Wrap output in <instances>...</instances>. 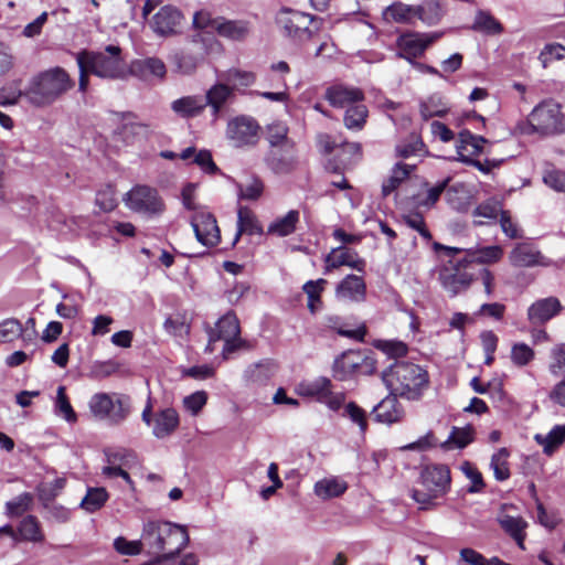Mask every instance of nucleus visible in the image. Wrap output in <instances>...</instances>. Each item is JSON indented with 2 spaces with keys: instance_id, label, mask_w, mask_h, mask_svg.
Masks as SVG:
<instances>
[{
  "instance_id": "nucleus-19",
  "label": "nucleus",
  "mask_w": 565,
  "mask_h": 565,
  "mask_svg": "<svg viewBox=\"0 0 565 565\" xmlns=\"http://www.w3.org/2000/svg\"><path fill=\"white\" fill-rule=\"evenodd\" d=\"M335 298L343 302H362L366 298V284L356 275H348L335 288Z\"/></svg>"
},
{
  "instance_id": "nucleus-38",
  "label": "nucleus",
  "mask_w": 565,
  "mask_h": 565,
  "mask_svg": "<svg viewBox=\"0 0 565 565\" xmlns=\"http://www.w3.org/2000/svg\"><path fill=\"white\" fill-rule=\"evenodd\" d=\"M131 72L142 77H146L147 75H153L162 78L166 75V65L159 58L149 57L134 62L131 65Z\"/></svg>"
},
{
  "instance_id": "nucleus-44",
  "label": "nucleus",
  "mask_w": 565,
  "mask_h": 565,
  "mask_svg": "<svg viewBox=\"0 0 565 565\" xmlns=\"http://www.w3.org/2000/svg\"><path fill=\"white\" fill-rule=\"evenodd\" d=\"M472 441V428L470 426L458 428L454 427L448 439L443 444L446 449L465 448Z\"/></svg>"
},
{
  "instance_id": "nucleus-20",
  "label": "nucleus",
  "mask_w": 565,
  "mask_h": 565,
  "mask_svg": "<svg viewBox=\"0 0 565 565\" xmlns=\"http://www.w3.org/2000/svg\"><path fill=\"white\" fill-rule=\"evenodd\" d=\"M310 21L309 14L288 8L280 9L276 15V23L290 36L307 33Z\"/></svg>"
},
{
  "instance_id": "nucleus-59",
  "label": "nucleus",
  "mask_w": 565,
  "mask_h": 565,
  "mask_svg": "<svg viewBox=\"0 0 565 565\" xmlns=\"http://www.w3.org/2000/svg\"><path fill=\"white\" fill-rule=\"evenodd\" d=\"M501 212H503L501 203L498 200L490 199L479 204L476 207L473 214L476 216L494 220L498 217V215L501 216Z\"/></svg>"
},
{
  "instance_id": "nucleus-52",
  "label": "nucleus",
  "mask_w": 565,
  "mask_h": 565,
  "mask_svg": "<svg viewBox=\"0 0 565 565\" xmlns=\"http://www.w3.org/2000/svg\"><path fill=\"white\" fill-rule=\"evenodd\" d=\"M375 348L391 358H402L408 352L407 344L397 340H379Z\"/></svg>"
},
{
  "instance_id": "nucleus-46",
  "label": "nucleus",
  "mask_w": 565,
  "mask_h": 565,
  "mask_svg": "<svg viewBox=\"0 0 565 565\" xmlns=\"http://www.w3.org/2000/svg\"><path fill=\"white\" fill-rule=\"evenodd\" d=\"M163 328L167 333L173 337H183L186 335L190 331V324L185 315L174 313L169 316L164 323Z\"/></svg>"
},
{
  "instance_id": "nucleus-33",
  "label": "nucleus",
  "mask_w": 565,
  "mask_h": 565,
  "mask_svg": "<svg viewBox=\"0 0 565 565\" xmlns=\"http://www.w3.org/2000/svg\"><path fill=\"white\" fill-rule=\"evenodd\" d=\"M534 440L551 456L565 441V424L554 426L546 435L536 434Z\"/></svg>"
},
{
  "instance_id": "nucleus-3",
  "label": "nucleus",
  "mask_w": 565,
  "mask_h": 565,
  "mask_svg": "<svg viewBox=\"0 0 565 565\" xmlns=\"http://www.w3.org/2000/svg\"><path fill=\"white\" fill-rule=\"evenodd\" d=\"M142 539L152 553L167 559L178 555L190 540L184 526L160 521L146 523Z\"/></svg>"
},
{
  "instance_id": "nucleus-1",
  "label": "nucleus",
  "mask_w": 565,
  "mask_h": 565,
  "mask_svg": "<svg viewBox=\"0 0 565 565\" xmlns=\"http://www.w3.org/2000/svg\"><path fill=\"white\" fill-rule=\"evenodd\" d=\"M388 391L408 401H418L429 385V375L418 364L396 361L382 372Z\"/></svg>"
},
{
  "instance_id": "nucleus-36",
  "label": "nucleus",
  "mask_w": 565,
  "mask_h": 565,
  "mask_svg": "<svg viewBox=\"0 0 565 565\" xmlns=\"http://www.w3.org/2000/svg\"><path fill=\"white\" fill-rule=\"evenodd\" d=\"M414 169V164L396 163L392 169L391 175L382 185L383 195L387 196L393 193L395 189L408 178Z\"/></svg>"
},
{
  "instance_id": "nucleus-18",
  "label": "nucleus",
  "mask_w": 565,
  "mask_h": 565,
  "mask_svg": "<svg viewBox=\"0 0 565 565\" xmlns=\"http://www.w3.org/2000/svg\"><path fill=\"white\" fill-rule=\"evenodd\" d=\"M181 20L182 14L177 8L164 6L152 17L150 28L160 36L172 35L177 32Z\"/></svg>"
},
{
  "instance_id": "nucleus-25",
  "label": "nucleus",
  "mask_w": 565,
  "mask_h": 565,
  "mask_svg": "<svg viewBox=\"0 0 565 565\" xmlns=\"http://www.w3.org/2000/svg\"><path fill=\"white\" fill-rule=\"evenodd\" d=\"M179 426V415L173 408H164L157 413L152 434L157 438H164L171 435Z\"/></svg>"
},
{
  "instance_id": "nucleus-2",
  "label": "nucleus",
  "mask_w": 565,
  "mask_h": 565,
  "mask_svg": "<svg viewBox=\"0 0 565 565\" xmlns=\"http://www.w3.org/2000/svg\"><path fill=\"white\" fill-rule=\"evenodd\" d=\"M74 86V81L62 67H52L33 75L25 86V100L43 108L54 104Z\"/></svg>"
},
{
  "instance_id": "nucleus-42",
  "label": "nucleus",
  "mask_w": 565,
  "mask_h": 565,
  "mask_svg": "<svg viewBox=\"0 0 565 565\" xmlns=\"http://www.w3.org/2000/svg\"><path fill=\"white\" fill-rule=\"evenodd\" d=\"M108 500V492L105 488H89L81 501V508L93 513L98 511Z\"/></svg>"
},
{
  "instance_id": "nucleus-45",
  "label": "nucleus",
  "mask_w": 565,
  "mask_h": 565,
  "mask_svg": "<svg viewBox=\"0 0 565 565\" xmlns=\"http://www.w3.org/2000/svg\"><path fill=\"white\" fill-rule=\"evenodd\" d=\"M535 358L534 350L524 342L514 343L511 348L510 359L518 367L529 365Z\"/></svg>"
},
{
  "instance_id": "nucleus-30",
  "label": "nucleus",
  "mask_w": 565,
  "mask_h": 565,
  "mask_svg": "<svg viewBox=\"0 0 565 565\" xmlns=\"http://www.w3.org/2000/svg\"><path fill=\"white\" fill-rule=\"evenodd\" d=\"M171 108L179 116L190 118L200 115L205 108V103L200 96H185L172 102Z\"/></svg>"
},
{
  "instance_id": "nucleus-21",
  "label": "nucleus",
  "mask_w": 565,
  "mask_h": 565,
  "mask_svg": "<svg viewBox=\"0 0 565 565\" xmlns=\"http://www.w3.org/2000/svg\"><path fill=\"white\" fill-rule=\"evenodd\" d=\"M397 396L390 392V395L373 407L372 414L376 422L392 425L403 419L405 412Z\"/></svg>"
},
{
  "instance_id": "nucleus-24",
  "label": "nucleus",
  "mask_w": 565,
  "mask_h": 565,
  "mask_svg": "<svg viewBox=\"0 0 565 565\" xmlns=\"http://www.w3.org/2000/svg\"><path fill=\"white\" fill-rule=\"evenodd\" d=\"M486 142L487 140L481 136H475L468 130L461 131L456 146L459 160L468 162L469 156L479 154L482 151V145Z\"/></svg>"
},
{
  "instance_id": "nucleus-61",
  "label": "nucleus",
  "mask_w": 565,
  "mask_h": 565,
  "mask_svg": "<svg viewBox=\"0 0 565 565\" xmlns=\"http://www.w3.org/2000/svg\"><path fill=\"white\" fill-rule=\"evenodd\" d=\"M107 463L114 466H121L126 468H131V466L136 462V456L134 452L128 450H119L106 454Z\"/></svg>"
},
{
  "instance_id": "nucleus-13",
  "label": "nucleus",
  "mask_w": 565,
  "mask_h": 565,
  "mask_svg": "<svg viewBox=\"0 0 565 565\" xmlns=\"http://www.w3.org/2000/svg\"><path fill=\"white\" fill-rule=\"evenodd\" d=\"M440 36L441 34L438 32L402 34L396 42L397 55L412 62L413 58L420 56Z\"/></svg>"
},
{
  "instance_id": "nucleus-9",
  "label": "nucleus",
  "mask_w": 565,
  "mask_h": 565,
  "mask_svg": "<svg viewBox=\"0 0 565 565\" xmlns=\"http://www.w3.org/2000/svg\"><path fill=\"white\" fill-rule=\"evenodd\" d=\"M470 264L463 256L458 259H449L441 266L438 273V279L443 288L451 296L469 288L473 280V275L468 271Z\"/></svg>"
},
{
  "instance_id": "nucleus-37",
  "label": "nucleus",
  "mask_w": 565,
  "mask_h": 565,
  "mask_svg": "<svg viewBox=\"0 0 565 565\" xmlns=\"http://www.w3.org/2000/svg\"><path fill=\"white\" fill-rule=\"evenodd\" d=\"M267 166L278 174L290 172L296 164V160L291 154L282 153L278 149H271L266 157Z\"/></svg>"
},
{
  "instance_id": "nucleus-51",
  "label": "nucleus",
  "mask_w": 565,
  "mask_h": 565,
  "mask_svg": "<svg viewBox=\"0 0 565 565\" xmlns=\"http://www.w3.org/2000/svg\"><path fill=\"white\" fill-rule=\"evenodd\" d=\"M25 88L21 89L18 83H9L0 89V105L10 106L15 105L20 98L25 99Z\"/></svg>"
},
{
  "instance_id": "nucleus-56",
  "label": "nucleus",
  "mask_w": 565,
  "mask_h": 565,
  "mask_svg": "<svg viewBox=\"0 0 565 565\" xmlns=\"http://www.w3.org/2000/svg\"><path fill=\"white\" fill-rule=\"evenodd\" d=\"M425 145L422 139L412 137L408 142H403L396 146V154L401 158H411L413 156H422L424 153Z\"/></svg>"
},
{
  "instance_id": "nucleus-4",
  "label": "nucleus",
  "mask_w": 565,
  "mask_h": 565,
  "mask_svg": "<svg viewBox=\"0 0 565 565\" xmlns=\"http://www.w3.org/2000/svg\"><path fill=\"white\" fill-rule=\"evenodd\" d=\"M120 51L119 46L108 45L103 52L83 51L77 55L90 74L100 78L116 79L125 76V64L120 57Z\"/></svg>"
},
{
  "instance_id": "nucleus-29",
  "label": "nucleus",
  "mask_w": 565,
  "mask_h": 565,
  "mask_svg": "<svg viewBox=\"0 0 565 565\" xmlns=\"http://www.w3.org/2000/svg\"><path fill=\"white\" fill-rule=\"evenodd\" d=\"M501 527L515 540L521 548H524L525 527L527 523L520 516L501 513L498 518Z\"/></svg>"
},
{
  "instance_id": "nucleus-27",
  "label": "nucleus",
  "mask_w": 565,
  "mask_h": 565,
  "mask_svg": "<svg viewBox=\"0 0 565 565\" xmlns=\"http://www.w3.org/2000/svg\"><path fill=\"white\" fill-rule=\"evenodd\" d=\"M223 82H226L234 90H242L253 86L256 83V74L242 68H230L220 75Z\"/></svg>"
},
{
  "instance_id": "nucleus-22",
  "label": "nucleus",
  "mask_w": 565,
  "mask_h": 565,
  "mask_svg": "<svg viewBox=\"0 0 565 565\" xmlns=\"http://www.w3.org/2000/svg\"><path fill=\"white\" fill-rule=\"evenodd\" d=\"M324 273H329L341 266H349L358 271H363L365 260L360 258L355 252L345 247L333 248L324 258Z\"/></svg>"
},
{
  "instance_id": "nucleus-6",
  "label": "nucleus",
  "mask_w": 565,
  "mask_h": 565,
  "mask_svg": "<svg viewBox=\"0 0 565 565\" xmlns=\"http://www.w3.org/2000/svg\"><path fill=\"white\" fill-rule=\"evenodd\" d=\"M88 406L94 417L111 425L124 423L131 412L130 398L119 394L96 393L90 397Z\"/></svg>"
},
{
  "instance_id": "nucleus-8",
  "label": "nucleus",
  "mask_w": 565,
  "mask_h": 565,
  "mask_svg": "<svg viewBox=\"0 0 565 565\" xmlns=\"http://www.w3.org/2000/svg\"><path fill=\"white\" fill-rule=\"evenodd\" d=\"M127 207L146 217H154L164 211V203L158 191L148 185H136L124 198Z\"/></svg>"
},
{
  "instance_id": "nucleus-7",
  "label": "nucleus",
  "mask_w": 565,
  "mask_h": 565,
  "mask_svg": "<svg viewBox=\"0 0 565 565\" xmlns=\"http://www.w3.org/2000/svg\"><path fill=\"white\" fill-rule=\"evenodd\" d=\"M216 341L224 342L222 354L225 359L244 347L245 341L241 338L239 321L233 311L226 312L216 321L214 328L209 329V343L205 351L212 353L215 350Z\"/></svg>"
},
{
  "instance_id": "nucleus-49",
  "label": "nucleus",
  "mask_w": 565,
  "mask_h": 565,
  "mask_svg": "<svg viewBox=\"0 0 565 565\" xmlns=\"http://www.w3.org/2000/svg\"><path fill=\"white\" fill-rule=\"evenodd\" d=\"M56 414L63 416L67 422L73 423L76 420V414L65 394V387L58 386L55 401Z\"/></svg>"
},
{
  "instance_id": "nucleus-12",
  "label": "nucleus",
  "mask_w": 565,
  "mask_h": 565,
  "mask_svg": "<svg viewBox=\"0 0 565 565\" xmlns=\"http://www.w3.org/2000/svg\"><path fill=\"white\" fill-rule=\"evenodd\" d=\"M260 127L250 116L239 115L227 122L226 136L234 147H253L258 142Z\"/></svg>"
},
{
  "instance_id": "nucleus-34",
  "label": "nucleus",
  "mask_w": 565,
  "mask_h": 565,
  "mask_svg": "<svg viewBox=\"0 0 565 565\" xmlns=\"http://www.w3.org/2000/svg\"><path fill=\"white\" fill-rule=\"evenodd\" d=\"M237 228L238 232L235 237V242L238 239L239 235L248 234L256 235L262 234L263 230L260 224L258 223L254 213L246 206H241L237 212Z\"/></svg>"
},
{
  "instance_id": "nucleus-41",
  "label": "nucleus",
  "mask_w": 565,
  "mask_h": 565,
  "mask_svg": "<svg viewBox=\"0 0 565 565\" xmlns=\"http://www.w3.org/2000/svg\"><path fill=\"white\" fill-rule=\"evenodd\" d=\"M384 18L387 21L411 23L415 19V7L399 2L393 3L385 9Z\"/></svg>"
},
{
  "instance_id": "nucleus-31",
  "label": "nucleus",
  "mask_w": 565,
  "mask_h": 565,
  "mask_svg": "<svg viewBox=\"0 0 565 565\" xmlns=\"http://www.w3.org/2000/svg\"><path fill=\"white\" fill-rule=\"evenodd\" d=\"M347 489V482L337 477L321 479L315 484L316 495L323 500L340 497Z\"/></svg>"
},
{
  "instance_id": "nucleus-35",
  "label": "nucleus",
  "mask_w": 565,
  "mask_h": 565,
  "mask_svg": "<svg viewBox=\"0 0 565 565\" xmlns=\"http://www.w3.org/2000/svg\"><path fill=\"white\" fill-rule=\"evenodd\" d=\"M299 222V212L291 210L285 216L273 222L267 230L268 234L284 237L295 232Z\"/></svg>"
},
{
  "instance_id": "nucleus-53",
  "label": "nucleus",
  "mask_w": 565,
  "mask_h": 565,
  "mask_svg": "<svg viewBox=\"0 0 565 565\" xmlns=\"http://www.w3.org/2000/svg\"><path fill=\"white\" fill-rule=\"evenodd\" d=\"M23 334V328L19 320L7 319L0 323V340L12 342Z\"/></svg>"
},
{
  "instance_id": "nucleus-57",
  "label": "nucleus",
  "mask_w": 565,
  "mask_h": 565,
  "mask_svg": "<svg viewBox=\"0 0 565 565\" xmlns=\"http://www.w3.org/2000/svg\"><path fill=\"white\" fill-rule=\"evenodd\" d=\"M263 190V182L257 178H253L247 183L238 185V198L242 200H257L262 195Z\"/></svg>"
},
{
  "instance_id": "nucleus-62",
  "label": "nucleus",
  "mask_w": 565,
  "mask_h": 565,
  "mask_svg": "<svg viewBox=\"0 0 565 565\" xmlns=\"http://www.w3.org/2000/svg\"><path fill=\"white\" fill-rule=\"evenodd\" d=\"M288 128L281 122L268 126L267 140L273 148L280 146L287 139Z\"/></svg>"
},
{
  "instance_id": "nucleus-11",
  "label": "nucleus",
  "mask_w": 565,
  "mask_h": 565,
  "mask_svg": "<svg viewBox=\"0 0 565 565\" xmlns=\"http://www.w3.org/2000/svg\"><path fill=\"white\" fill-rule=\"evenodd\" d=\"M562 113L559 104L545 100L537 105L529 116L531 131L542 135L554 134L561 130Z\"/></svg>"
},
{
  "instance_id": "nucleus-23",
  "label": "nucleus",
  "mask_w": 565,
  "mask_h": 565,
  "mask_svg": "<svg viewBox=\"0 0 565 565\" xmlns=\"http://www.w3.org/2000/svg\"><path fill=\"white\" fill-rule=\"evenodd\" d=\"M216 33L232 41H243L250 33V23L246 20H226L218 17Z\"/></svg>"
},
{
  "instance_id": "nucleus-55",
  "label": "nucleus",
  "mask_w": 565,
  "mask_h": 565,
  "mask_svg": "<svg viewBox=\"0 0 565 565\" xmlns=\"http://www.w3.org/2000/svg\"><path fill=\"white\" fill-rule=\"evenodd\" d=\"M207 402L205 391H196L183 398V406L191 415L196 416L203 409Z\"/></svg>"
},
{
  "instance_id": "nucleus-50",
  "label": "nucleus",
  "mask_w": 565,
  "mask_h": 565,
  "mask_svg": "<svg viewBox=\"0 0 565 565\" xmlns=\"http://www.w3.org/2000/svg\"><path fill=\"white\" fill-rule=\"evenodd\" d=\"M415 18L422 20L428 25L436 24L440 19L439 6L435 2H428L419 7H415Z\"/></svg>"
},
{
  "instance_id": "nucleus-14",
  "label": "nucleus",
  "mask_w": 565,
  "mask_h": 565,
  "mask_svg": "<svg viewBox=\"0 0 565 565\" xmlns=\"http://www.w3.org/2000/svg\"><path fill=\"white\" fill-rule=\"evenodd\" d=\"M191 226L198 242L203 246L214 247L220 243L221 232L216 218L212 213L205 210L198 211L191 217Z\"/></svg>"
},
{
  "instance_id": "nucleus-60",
  "label": "nucleus",
  "mask_w": 565,
  "mask_h": 565,
  "mask_svg": "<svg viewBox=\"0 0 565 565\" xmlns=\"http://www.w3.org/2000/svg\"><path fill=\"white\" fill-rule=\"evenodd\" d=\"M565 58V46L559 43L547 44L540 54L544 67L552 61Z\"/></svg>"
},
{
  "instance_id": "nucleus-32",
  "label": "nucleus",
  "mask_w": 565,
  "mask_h": 565,
  "mask_svg": "<svg viewBox=\"0 0 565 565\" xmlns=\"http://www.w3.org/2000/svg\"><path fill=\"white\" fill-rule=\"evenodd\" d=\"M233 88L226 82L217 83L206 92L205 106H211L213 114L217 115L224 104L233 96Z\"/></svg>"
},
{
  "instance_id": "nucleus-54",
  "label": "nucleus",
  "mask_w": 565,
  "mask_h": 565,
  "mask_svg": "<svg viewBox=\"0 0 565 565\" xmlns=\"http://www.w3.org/2000/svg\"><path fill=\"white\" fill-rule=\"evenodd\" d=\"M460 469L462 473L471 481V486L467 490L469 493H478L483 490L484 482L482 476L472 463L465 461L460 466Z\"/></svg>"
},
{
  "instance_id": "nucleus-58",
  "label": "nucleus",
  "mask_w": 565,
  "mask_h": 565,
  "mask_svg": "<svg viewBox=\"0 0 565 565\" xmlns=\"http://www.w3.org/2000/svg\"><path fill=\"white\" fill-rule=\"evenodd\" d=\"M344 415L348 416L354 424L360 428V431L364 434L367 429L366 413L363 408L356 405L354 402H350L345 405Z\"/></svg>"
},
{
  "instance_id": "nucleus-40",
  "label": "nucleus",
  "mask_w": 565,
  "mask_h": 565,
  "mask_svg": "<svg viewBox=\"0 0 565 565\" xmlns=\"http://www.w3.org/2000/svg\"><path fill=\"white\" fill-rule=\"evenodd\" d=\"M419 111L422 118L428 120L435 116H445L448 111V107L440 95L434 94L420 103Z\"/></svg>"
},
{
  "instance_id": "nucleus-63",
  "label": "nucleus",
  "mask_w": 565,
  "mask_h": 565,
  "mask_svg": "<svg viewBox=\"0 0 565 565\" xmlns=\"http://www.w3.org/2000/svg\"><path fill=\"white\" fill-rule=\"evenodd\" d=\"M114 547L121 555H138L142 550V543L119 536L114 541Z\"/></svg>"
},
{
  "instance_id": "nucleus-64",
  "label": "nucleus",
  "mask_w": 565,
  "mask_h": 565,
  "mask_svg": "<svg viewBox=\"0 0 565 565\" xmlns=\"http://www.w3.org/2000/svg\"><path fill=\"white\" fill-rule=\"evenodd\" d=\"M543 180L547 186L559 192H565V172L559 170L547 171Z\"/></svg>"
},
{
  "instance_id": "nucleus-43",
  "label": "nucleus",
  "mask_w": 565,
  "mask_h": 565,
  "mask_svg": "<svg viewBox=\"0 0 565 565\" xmlns=\"http://www.w3.org/2000/svg\"><path fill=\"white\" fill-rule=\"evenodd\" d=\"M33 503V495L29 492L19 494L6 503V514L10 518H17L28 512Z\"/></svg>"
},
{
  "instance_id": "nucleus-16",
  "label": "nucleus",
  "mask_w": 565,
  "mask_h": 565,
  "mask_svg": "<svg viewBox=\"0 0 565 565\" xmlns=\"http://www.w3.org/2000/svg\"><path fill=\"white\" fill-rule=\"evenodd\" d=\"M326 100L335 108H348L364 100L362 89L344 84H333L324 92Z\"/></svg>"
},
{
  "instance_id": "nucleus-15",
  "label": "nucleus",
  "mask_w": 565,
  "mask_h": 565,
  "mask_svg": "<svg viewBox=\"0 0 565 565\" xmlns=\"http://www.w3.org/2000/svg\"><path fill=\"white\" fill-rule=\"evenodd\" d=\"M509 262L513 267H548L553 265L552 259L545 257L541 250L531 243L516 244L509 254Z\"/></svg>"
},
{
  "instance_id": "nucleus-10",
  "label": "nucleus",
  "mask_w": 565,
  "mask_h": 565,
  "mask_svg": "<svg viewBox=\"0 0 565 565\" xmlns=\"http://www.w3.org/2000/svg\"><path fill=\"white\" fill-rule=\"evenodd\" d=\"M296 393L303 397L313 398L331 411H339L345 401V394L333 392L332 383L327 377L301 382L297 385Z\"/></svg>"
},
{
  "instance_id": "nucleus-47",
  "label": "nucleus",
  "mask_w": 565,
  "mask_h": 565,
  "mask_svg": "<svg viewBox=\"0 0 565 565\" xmlns=\"http://www.w3.org/2000/svg\"><path fill=\"white\" fill-rule=\"evenodd\" d=\"M509 451L507 448H500L491 458V468L497 480L503 481L510 477L509 463H508Z\"/></svg>"
},
{
  "instance_id": "nucleus-39",
  "label": "nucleus",
  "mask_w": 565,
  "mask_h": 565,
  "mask_svg": "<svg viewBox=\"0 0 565 565\" xmlns=\"http://www.w3.org/2000/svg\"><path fill=\"white\" fill-rule=\"evenodd\" d=\"M369 111L364 104L356 103L347 108L343 122L344 126L350 130H361L363 129Z\"/></svg>"
},
{
  "instance_id": "nucleus-28",
  "label": "nucleus",
  "mask_w": 565,
  "mask_h": 565,
  "mask_svg": "<svg viewBox=\"0 0 565 565\" xmlns=\"http://www.w3.org/2000/svg\"><path fill=\"white\" fill-rule=\"evenodd\" d=\"M17 534L18 540L32 543H41L45 539L41 524L34 515H26L21 520Z\"/></svg>"
},
{
  "instance_id": "nucleus-17",
  "label": "nucleus",
  "mask_w": 565,
  "mask_h": 565,
  "mask_svg": "<svg viewBox=\"0 0 565 565\" xmlns=\"http://www.w3.org/2000/svg\"><path fill=\"white\" fill-rule=\"evenodd\" d=\"M563 309L558 298L537 299L527 308V320L532 326L540 327L557 316Z\"/></svg>"
},
{
  "instance_id": "nucleus-48",
  "label": "nucleus",
  "mask_w": 565,
  "mask_h": 565,
  "mask_svg": "<svg viewBox=\"0 0 565 565\" xmlns=\"http://www.w3.org/2000/svg\"><path fill=\"white\" fill-rule=\"evenodd\" d=\"M548 371L554 376L565 374V343L555 344L550 352Z\"/></svg>"
},
{
  "instance_id": "nucleus-5",
  "label": "nucleus",
  "mask_w": 565,
  "mask_h": 565,
  "mask_svg": "<svg viewBox=\"0 0 565 565\" xmlns=\"http://www.w3.org/2000/svg\"><path fill=\"white\" fill-rule=\"evenodd\" d=\"M422 484L425 491L413 490L412 498L422 509H428L433 501L444 495L450 487V470L445 465L426 467L420 473Z\"/></svg>"
},
{
  "instance_id": "nucleus-26",
  "label": "nucleus",
  "mask_w": 565,
  "mask_h": 565,
  "mask_svg": "<svg viewBox=\"0 0 565 565\" xmlns=\"http://www.w3.org/2000/svg\"><path fill=\"white\" fill-rule=\"evenodd\" d=\"M465 257L470 265L473 263L491 265L501 260L503 257V248L499 245L469 248L466 250Z\"/></svg>"
}]
</instances>
